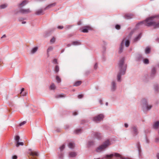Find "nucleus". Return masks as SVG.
<instances>
[{
    "label": "nucleus",
    "instance_id": "nucleus-1",
    "mask_svg": "<svg viewBox=\"0 0 159 159\" xmlns=\"http://www.w3.org/2000/svg\"><path fill=\"white\" fill-rule=\"evenodd\" d=\"M155 19H159V15L150 17L147 18L145 20L140 22L136 24V28H139L140 25H144L148 27L153 25L154 29L159 28V22L156 23L155 22L156 20H155Z\"/></svg>",
    "mask_w": 159,
    "mask_h": 159
},
{
    "label": "nucleus",
    "instance_id": "nucleus-2",
    "mask_svg": "<svg viewBox=\"0 0 159 159\" xmlns=\"http://www.w3.org/2000/svg\"><path fill=\"white\" fill-rule=\"evenodd\" d=\"M125 58L122 57L119 61L118 63L119 72L117 75V80L120 81L121 75H124L125 73L127 68V65L124 64Z\"/></svg>",
    "mask_w": 159,
    "mask_h": 159
},
{
    "label": "nucleus",
    "instance_id": "nucleus-3",
    "mask_svg": "<svg viewBox=\"0 0 159 159\" xmlns=\"http://www.w3.org/2000/svg\"><path fill=\"white\" fill-rule=\"evenodd\" d=\"M110 144V141L107 139L103 143L98 147L96 149L97 152H101L106 148Z\"/></svg>",
    "mask_w": 159,
    "mask_h": 159
},
{
    "label": "nucleus",
    "instance_id": "nucleus-4",
    "mask_svg": "<svg viewBox=\"0 0 159 159\" xmlns=\"http://www.w3.org/2000/svg\"><path fill=\"white\" fill-rule=\"evenodd\" d=\"M28 153L30 155L29 157L30 159H36V157L38 156V153L36 152L32 151L31 149H29Z\"/></svg>",
    "mask_w": 159,
    "mask_h": 159
},
{
    "label": "nucleus",
    "instance_id": "nucleus-5",
    "mask_svg": "<svg viewBox=\"0 0 159 159\" xmlns=\"http://www.w3.org/2000/svg\"><path fill=\"white\" fill-rule=\"evenodd\" d=\"M141 102L143 108H146L147 110L150 109L152 107V105H148L147 100L145 98L141 100Z\"/></svg>",
    "mask_w": 159,
    "mask_h": 159
},
{
    "label": "nucleus",
    "instance_id": "nucleus-6",
    "mask_svg": "<svg viewBox=\"0 0 159 159\" xmlns=\"http://www.w3.org/2000/svg\"><path fill=\"white\" fill-rule=\"evenodd\" d=\"M104 116L103 114H101L93 118V120L95 122H97L101 121L103 120Z\"/></svg>",
    "mask_w": 159,
    "mask_h": 159
},
{
    "label": "nucleus",
    "instance_id": "nucleus-7",
    "mask_svg": "<svg viewBox=\"0 0 159 159\" xmlns=\"http://www.w3.org/2000/svg\"><path fill=\"white\" fill-rule=\"evenodd\" d=\"M131 132L134 136H135L139 134V131L137 127L135 125H133L131 127Z\"/></svg>",
    "mask_w": 159,
    "mask_h": 159
},
{
    "label": "nucleus",
    "instance_id": "nucleus-8",
    "mask_svg": "<svg viewBox=\"0 0 159 159\" xmlns=\"http://www.w3.org/2000/svg\"><path fill=\"white\" fill-rule=\"evenodd\" d=\"M114 156L120 157L121 159H122V156L120 154L117 153H115L114 154H111L110 155H107L106 156V157L107 159H111Z\"/></svg>",
    "mask_w": 159,
    "mask_h": 159
},
{
    "label": "nucleus",
    "instance_id": "nucleus-9",
    "mask_svg": "<svg viewBox=\"0 0 159 159\" xmlns=\"http://www.w3.org/2000/svg\"><path fill=\"white\" fill-rule=\"evenodd\" d=\"M15 140L16 142V147H18L20 145L23 146L24 145V143L22 142H19L20 139V136L19 135H16L15 136Z\"/></svg>",
    "mask_w": 159,
    "mask_h": 159
},
{
    "label": "nucleus",
    "instance_id": "nucleus-10",
    "mask_svg": "<svg viewBox=\"0 0 159 159\" xmlns=\"http://www.w3.org/2000/svg\"><path fill=\"white\" fill-rule=\"evenodd\" d=\"M91 134L95 138L99 140L101 139L102 137V134L98 132H92Z\"/></svg>",
    "mask_w": 159,
    "mask_h": 159
},
{
    "label": "nucleus",
    "instance_id": "nucleus-11",
    "mask_svg": "<svg viewBox=\"0 0 159 159\" xmlns=\"http://www.w3.org/2000/svg\"><path fill=\"white\" fill-rule=\"evenodd\" d=\"M80 30L83 33H87L89 30H91L92 28L89 26L86 25L82 27Z\"/></svg>",
    "mask_w": 159,
    "mask_h": 159
},
{
    "label": "nucleus",
    "instance_id": "nucleus-12",
    "mask_svg": "<svg viewBox=\"0 0 159 159\" xmlns=\"http://www.w3.org/2000/svg\"><path fill=\"white\" fill-rule=\"evenodd\" d=\"M156 73V68L155 67H153L151 71V73L150 75L151 78H153L155 75Z\"/></svg>",
    "mask_w": 159,
    "mask_h": 159
},
{
    "label": "nucleus",
    "instance_id": "nucleus-13",
    "mask_svg": "<svg viewBox=\"0 0 159 159\" xmlns=\"http://www.w3.org/2000/svg\"><path fill=\"white\" fill-rule=\"evenodd\" d=\"M134 16L132 14L126 13L124 16V18L126 19H129L132 18Z\"/></svg>",
    "mask_w": 159,
    "mask_h": 159
},
{
    "label": "nucleus",
    "instance_id": "nucleus-14",
    "mask_svg": "<svg viewBox=\"0 0 159 159\" xmlns=\"http://www.w3.org/2000/svg\"><path fill=\"white\" fill-rule=\"evenodd\" d=\"M19 12L22 14H27L31 12V11L29 9H21L19 11Z\"/></svg>",
    "mask_w": 159,
    "mask_h": 159
},
{
    "label": "nucleus",
    "instance_id": "nucleus-15",
    "mask_svg": "<svg viewBox=\"0 0 159 159\" xmlns=\"http://www.w3.org/2000/svg\"><path fill=\"white\" fill-rule=\"evenodd\" d=\"M124 42L125 39H123L121 43L120 47L119 48V53H121L123 52L124 46Z\"/></svg>",
    "mask_w": 159,
    "mask_h": 159
},
{
    "label": "nucleus",
    "instance_id": "nucleus-16",
    "mask_svg": "<svg viewBox=\"0 0 159 159\" xmlns=\"http://www.w3.org/2000/svg\"><path fill=\"white\" fill-rule=\"evenodd\" d=\"M28 2L27 1L24 0L18 5V7L20 8H21L26 4Z\"/></svg>",
    "mask_w": 159,
    "mask_h": 159
},
{
    "label": "nucleus",
    "instance_id": "nucleus-17",
    "mask_svg": "<svg viewBox=\"0 0 159 159\" xmlns=\"http://www.w3.org/2000/svg\"><path fill=\"white\" fill-rule=\"evenodd\" d=\"M143 57L142 54H139L137 55L136 57V60L137 61H141L143 59Z\"/></svg>",
    "mask_w": 159,
    "mask_h": 159
},
{
    "label": "nucleus",
    "instance_id": "nucleus-18",
    "mask_svg": "<svg viewBox=\"0 0 159 159\" xmlns=\"http://www.w3.org/2000/svg\"><path fill=\"white\" fill-rule=\"evenodd\" d=\"M116 89V85L115 82L113 81L111 83V89L112 91H114Z\"/></svg>",
    "mask_w": 159,
    "mask_h": 159
},
{
    "label": "nucleus",
    "instance_id": "nucleus-19",
    "mask_svg": "<svg viewBox=\"0 0 159 159\" xmlns=\"http://www.w3.org/2000/svg\"><path fill=\"white\" fill-rule=\"evenodd\" d=\"M159 127V121H157L154 123L153 125V128L155 129H157Z\"/></svg>",
    "mask_w": 159,
    "mask_h": 159
},
{
    "label": "nucleus",
    "instance_id": "nucleus-20",
    "mask_svg": "<svg viewBox=\"0 0 159 159\" xmlns=\"http://www.w3.org/2000/svg\"><path fill=\"white\" fill-rule=\"evenodd\" d=\"M94 141H89L87 144V147L88 148H90L94 145Z\"/></svg>",
    "mask_w": 159,
    "mask_h": 159
},
{
    "label": "nucleus",
    "instance_id": "nucleus-21",
    "mask_svg": "<svg viewBox=\"0 0 159 159\" xmlns=\"http://www.w3.org/2000/svg\"><path fill=\"white\" fill-rule=\"evenodd\" d=\"M44 14L43 11L42 9L36 11L35 13V14L38 15H43Z\"/></svg>",
    "mask_w": 159,
    "mask_h": 159
},
{
    "label": "nucleus",
    "instance_id": "nucleus-22",
    "mask_svg": "<svg viewBox=\"0 0 159 159\" xmlns=\"http://www.w3.org/2000/svg\"><path fill=\"white\" fill-rule=\"evenodd\" d=\"M142 34H139L134 39V42H136L139 41L141 38Z\"/></svg>",
    "mask_w": 159,
    "mask_h": 159
},
{
    "label": "nucleus",
    "instance_id": "nucleus-23",
    "mask_svg": "<svg viewBox=\"0 0 159 159\" xmlns=\"http://www.w3.org/2000/svg\"><path fill=\"white\" fill-rule=\"evenodd\" d=\"M77 154L73 152H70L69 153V157H74L76 156Z\"/></svg>",
    "mask_w": 159,
    "mask_h": 159
},
{
    "label": "nucleus",
    "instance_id": "nucleus-24",
    "mask_svg": "<svg viewBox=\"0 0 159 159\" xmlns=\"http://www.w3.org/2000/svg\"><path fill=\"white\" fill-rule=\"evenodd\" d=\"M151 48L150 47H147L145 49V53L147 54H148L150 53L151 52Z\"/></svg>",
    "mask_w": 159,
    "mask_h": 159
},
{
    "label": "nucleus",
    "instance_id": "nucleus-25",
    "mask_svg": "<svg viewBox=\"0 0 159 159\" xmlns=\"http://www.w3.org/2000/svg\"><path fill=\"white\" fill-rule=\"evenodd\" d=\"M82 83L81 81H77L74 83L73 86H78L80 85Z\"/></svg>",
    "mask_w": 159,
    "mask_h": 159
},
{
    "label": "nucleus",
    "instance_id": "nucleus-26",
    "mask_svg": "<svg viewBox=\"0 0 159 159\" xmlns=\"http://www.w3.org/2000/svg\"><path fill=\"white\" fill-rule=\"evenodd\" d=\"M56 5V3L55 2L52 3L48 5L45 8V9H47L48 8H50L52 7H54Z\"/></svg>",
    "mask_w": 159,
    "mask_h": 159
},
{
    "label": "nucleus",
    "instance_id": "nucleus-27",
    "mask_svg": "<svg viewBox=\"0 0 159 159\" xmlns=\"http://www.w3.org/2000/svg\"><path fill=\"white\" fill-rule=\"evenodd\" d=\"M24 90H25L24 88H22L21 89V91L20 93L21 95L23 96H26V92H24Z\"/></svg>",
    "mask_w": 159,
    "mask_h": 159
},
{
    "label": "nucleus",
    "instance_id": "nucleus-28",
    "mask_svg": "<svg viewBox=\"0 0 159 159\" xmlns=\"http://www.w3.org/2000/svg\"><path fill=\"white\" fill-rule=\"evenodd\" d=\"M154 88L156 92H159V86L158 84H157L154 85Z\"/></svg>",
    "mask_w": 159,
    "mask_h": 159
},
{
    "label": "nucleus",
    "instance_id": "nucleus-29",
    "mask_svg": "<svg viewBox=\"0 0 159 159\" xmlns=\"http://www.w3.org/2000/svg\"><path fill=\"white\" fill-rule=\"evenodd\" d=\"M82 130L81 129H76L75 130L74 132L76 134H78L81 133L82 132Z\"/></svg>",
    "mask_w": 159,
    "mask_h": 159
},
{
    "label": "nucleus",
    "instance_id": "nucleus-30",
    "mask_svg": "<svg viewBox=\"0 0 159 159\" xmlns=\"http://www.w3.org/2000/svg\"><path fill=\"white\" fill-rule=\"evenodd\" d=\"M81 44V43L79 41H73L72 43V44L74 45H78Z\"/></svg>",
    "mask_w": 159,
    "mask_h": 159
},
{
    "label": "nucleus",
    "instance_id": "nucleus-31",
    "mask_svg": "<svg viewBox=\"0 0 159 159\" xmlns=\"http://www.w3.org/2000/svg\"><path fill=\"white\" fill-rule=\"evenodd\" d=\"M38 49V48L37 47H35L33 48L31 51V53L33 54L35 53L37 51Z\"/></svg>",
    "mask_w": 159,
    "mask_h": 159
},
{
    "label": "nucleus",
    "instance_id": "nucleus-32",
    "mask_svg": "<svg viewBox=\"0 0 159 159\" xmlns=\"http://www.w3.org/2000/svg\"><path fill=\"white\" fill-rule=\"evenodd\" d=\"M125 40V39H124ZM125 42V45L126 47L129 46L130 44V41L129 40H126Z\"/></svg>",
    "mask_w": 159,
    "mask_h": 159
},
{
    "label": "nucleus",
    "instance_id": "nucleus-33",
    "mask_svg": "<svg viewBox=\"0 0 159 159\" xmlns=\"http://www.w3.org/2000/svg\"><path fill=\"white\" fill-rule=\"evenodd\" d=\"M143 62L144 64H148L149 63V60L148 58L144 59L143 60Z\"/></svg>",
    "mask_w": 159,
    "mask_h": 159
},
{
    "label": "nucleus",
    "instance_id": "nucleus-34",
    "mask_svg": "<svg viewBox=\"0 0 159 159\" xmlns=\"http://www.w3.org/2000/svg\"><path fill=\"white\" fill-rule=\"evenodd\" d=\"M65 97V96H64V95L60 94L57 95H56L55 96V98H61Z\"/></svg>",
    "mask_w": 159,
    "mask_h": 159
},
{
    "label": "nucleus",
    "instance_id": "nucleus-35",
    "mask_svg": "<svg viewBox=\"0 0 159 159\" xmlns=\"http://www.w3.org/2000/svg\"><path fill=\"white\" fill-rule=\"evenodd\" d=\"M68 146L70 148H73L74 147V144L71 142L69 143Z\"/></svg>",
    "mask_w": 159,
    "mask_h": 159
},
{
    "label": "nucleus",
    "instance_id": "nucleus-36",
    "mask_svg": "<svg viewBox=\"0 0 159 159\" xmlns=\"http://www.w3.org/2000/svg\"><path fill=\"white\" fill-rule=\"evenodd\" d=\"M50 88L51 90H54L55 88V85L53 83H52Z\"/></svg>",
    "mask_w": 159,
    "mask_h": 159
},
{
    "label": "nucleus",
    "instance_id": "nucleus-37",
    "mask_svg": "<svg viewBox=\"0 0 159 159\" xmlns=\"http://www.w3.org/2000/svg\"><path fill=\"white\" fill-rule=\"evenodd\" d=\"M59 70V67L58 65L56 66L55 67V71L56 73H58Z\"/></svg>",
    "mask_w": 159,
    "mask_h": 159
},
{
    "label": "nucleus",
    "instance_id": "nucleus-38",
    "mask_svg": "<svg viewBox=\"0 0 159 159\" xmlns=\"http://www.w3.org/2000/svg\"><path fill=\"white\" fill-rule=\"evenodd\" d=\"M56 80L58 83H60L61 82V79L59 77L58 75H57L56 76Z\"/></svg>",
    "mask_w": 159,
    "mask_h": 159
},
{
    "label": "nucleus",
    "instance_id": "nucleus-39",
    "mask_svg": "<svg viewBox=\"0 0 159 159\" xmlns=\"http://www.w3.org/2000/svg\"><path fill=\"white\" fill-rule=\"evenodd\" d=\"M7 7V5L6 4H3L1 5L0 6V9H4L6 8Z\"/></svg>",
    "mask_w": 159,
    "mask_h": 159
},
{
    "label": "nucleus",
    "instance_id": "nucleus-40",
    "mask_svg": "<svg viewBox=\"0 0 159 159\" xmlns=\"http://www.w3.org/2000/svg\"><path fill=\"white\" fill-rule=\"evenodd\" d=\"M65 148V145L64 144L62 145L60 147V149L61 152H62L63 150Z\"/></svg>",
    "mask_w": 159,
    "mask_h": 159
},
{
    "label": "nucleus",
    "instance_id": "nucleus-41",
    "mask_svg": "<svg viewBox=\"0 0 159 159\" xmlns=\"http://www.w3.org/2000/svg\"><path fill=\"white\" fill-rule=\"evenodd\" d=\"M58 157L61 159H62L63 158V154L62 152H61L59 154Z\"/></svg>",
    "mask_w": 159,
    "mask_h": 159
},
{
    "label": "nucleus",
    "instance_id": "nucleus-42",
    "mask_svg": "<svg viewBox=\"0 0 159 159\" xmlns=\"http://www.w3.org/2000/svg\"><path fill=\"white\" fill-rule=\"evenodd\" d=\"M103 43L104 45L102 46V48L105 51L106 49L105 46L107 45V43L104 41H103Z\"/></svg>",
    "mask_w": 159,
    "mask_h": 159
},
{
    "label": "nucleus",
    "instance_id": "nucleus-43",
    "mask_svg": "<svg viewBox=\"0 0 159 159\" xmlns=\"http://www.w3.org/2000/svg\"><path fill=\"white\" fill-rule=\"evenodd\" d=\"M52 62L54 64H58L57 60V59H54L52 61Z\"/></svg>",
    "mask_w": 159,
    "mask_h": 159
},
{
    "label": "nucleus",
    "instance_id": "nucleus-44",
    "mask_svg": "<svg viewBox=\"0 0 159 159\" xmlns=\"http://www.w3.org/2000/svg\"><path fill=\"white\" fill-rule=\"evenodd\" d=\"M55 41V38L54 37H53L50 40V42L51 43H53Z\"/></svg>",
    "mask_w": 159,
    "mask_h": 159
},
{
    "label": "nucleus",
    "instance_id": "nucleus-45",
    "mask_svg": "<svg viewBox=\"0 0 159 159\" xmlns=\"http://www.w3.org/2000/svg\"><path fill=\"white\" fill-rule=\"evenodd\" d=\"M89 122L88 120H83L81 121V123L83 124L86 123H88Z\"/></svg>",
    "mask_w": 159,
    "mask_h": 159
},
{
    "label": "nucleus",
    "instance_id": "nucleus-46",
    "mask_svg": "<svg viewBox=\"0 0 159 159\" xmlns=\"http://www.w3.org/2000/svg\"><path fill=\"white\" fill-rule=\"evenodd\" d=\"M53 49V48L52 46L49 47L47 50V52H49L50 51H52Z\"/></svg>",
    "mask_w": 159,
    "mask_h": 159
},
{
    "label": "nucleus",
    "instance_id": "nucleus-47",
    "mask_svg": "<svg viewBox=\"0 0 159 159\" xmlns=\"http://www.w3.org/2000/svg\"><path fill=\"white\" fill-rule=\"evenodd\" d=\"M115 28L117 30H119L120 28V26L119 25H115Z\"/></svg>",
    "mask_w": 159,
    "mask_h": 159
},
{
    "label": "nucleus",
    "instance_id": "nucleus-48",
    "mask_svg": "<svg viewBox=\"0 0 159 159\" xmlns=\"http://www.w3.org/2000/svg\"><path fill=\"white\" fill-rule=\"evenodd\" d=\"M26 123V122L25 121H23L22 122L20 123L19 124V126H22V125H24Z\"/></svg>",
    "mask_w": 159,
    "mask_h": 159
},
{
    "label": "nucleus",
    "instance_id": "nucleus-49",
    "mask_svg": "<svg viewBox=\"0 0 159 159\" xmlns=\"http://www.w3.org/2000/svg\"><path fill=\"white\" fill-rule=\"evenodd\" d=\"M98 68V63H96L94 65V69L95 70H96Z\"/></svg>",
    "mask_w": 159,
    "mask_h": 159
},
{
    "label": "nucleus",
    "instance_id": "nucleus-50",
    "mask_svg": "<svg viewBox=\"0 0 159 159\" xmlns=\"http://www.w3.org/2000/svg\"><path fill=\"white\" fill-rule=\"evenodd\" d=\"M84 95L83 94H80L78 96V97L79 98H83Z\"/></svg>",
    "mask_w": 159,
    "mask_h": 159
},
{
    "label": "nucleus",
    "instance_id": "nucleus-51",
    "mask_svg": "<svg viewBox=\"0 0 159 159\" xmlns=\"http://www.w3.org/2000/svg\"><path fill=\"white\" fill-rule=\"evenodd\" d=\"M137 147H138V149L139 152L140 153L141 152V148H140V146L139 144H138Z\"/></svg>",
    "mask_w": 159,
    "mask_h": 159
},
{
    "label": "nucleus",
    "instance_id": "nucleus-52",
    "mask_svg": "<svg viewBox=\"0 0 159 159\" xmlns=\"http://www.w3.org/2000/svg\"><path fill=\"white\" fill-rule=\"evenodd\" d=\"M71 27V26L70 25H67L65 28V29L66 30L68 29H70Z\"/></svg>",
    "mask_w": 159,
    "mask_h": 159
},
{
    "label": "nucleus",
    "instance_id": "nucleus-53",
    "mask_svg": "<svg viewBox=\"0 0 159 159\" xmlns=\"http://www.w3.org/2000/svg\"><path fill=\"white\" fill-rule=\"evenodd\" d=\"M25 20V18L22 17H20L18 19L20 21H22L23 20Z\"/></svg>",
    "mask_w": 159,
    "mask_h": 159
},
{
    "label": "nucleus",
    "instance_id": "nucleus-54",
    "mask_svg": "<svg viewBox=\"0 0 159 159\" xmlns=\"http://www.w3.org/2000/svg\"><path fill=\"white\" fill-rule=\"evenodd\" d=\"M12 159H17V156L16 155H15L12 157Z\"/></svg>",
    "mask_w": 159,
    "mask_h": 159
},
{
    "label": "nucleus",
    "instance_id": "nucleus-55",
    "mask_svg": "<svg viewBox=\"0 0 159 159\" xmlns=\"http://www.w3.org/2000/svg\"><path fill=\"white\" fill-rule=\"evenodd\" d=\"M155 141L156 142H159V138L158 137H156L155 139Z\"/></svg>",
    "mask_w": 159,
    "mask_h": 159
},
{
    "label": "nucleus",
    "instance_id": "nucleus-56",
    "mask_svg": "<svg viewBox=\"0 0 159 159\" xmlns=\"http://www.w3.org/2000/svg\"><path fill=\"white\" fill-rule=\"evenodd\" d=\"M63 26H59L57 27V28L59 29H62L63 28Z\"/></svg>",
    "mask_w": 159,
    "mask_h": 159
},
{
    "label": "nucleus",
    "instance_id": "nucleus-57",
    "mask_svg": "<svg viewBox=\"0 0 159 159\" xmlns=\"http://www.w3.org/2000/svg\"><path fill=\"white\" fill-rule=\"evenodd\" d=\"M70 127V126L68 125H66L65 126V129H68Z\"/></svg>",
    "mask_w": 159,
    "mask_h": 159
},
{
    "label": "nucleus",
    "instance_id": "nucleus-58",
    "mask_svg": "<svg viewBox=\"0 0 159 159\" xmlns=\"http://www.w3.org/2000/svg\"><path fill=\"white\" fill-rule=\"evenodd\" d=\"M146 142L147 143H149V141L148 140V138H147V136L146 137Z\"/></svg>",
    "mask_w": 159,
    "mask_h": 159
},
{
    "label": "nucleus",
    "instance_id": "nucleus-59",
    "mask_svg": "<svg viewBox=\"0 0 159 159\" xmlns=\"http://www.w3.org/2000/svg\"><path fill=\"white\" fill-rule=\"evenodd\" d=\"M99 103H100L101 105H102L103 104L102 101V99H100L99 101Z\"/></svg>",
    "mask_w": 159,
    "mask_h": 159
},
{
    "label": "nucleus",
    "instance_id": "nucleus-60",
    "mask_svg": "<svg viewBox=\"0 0 159 159\" xmlns=\"http://www.w3.org/2000/svg\"><path fill=\"white\" fill-rule=\"evenodd\" d=\"M156 157L157 159H159V153H157L156 155Z\"/></svg>",
    "mask_w": 159,
    "mask_h": 159
},
{
    "label": "nucleus",
    "instance_id": "nucleus-61",
    "mask_svg": "<svg viewBox=\"0 0 159 159\" xmlns=\"http://www.w3.org/2000/svg\"><path fill=\"white\" fill-rule=\"evenodd\" d=\"M124 125L125 128H127L128 127V125L127 123H125L124 124Z\"/></svg>",
    "mask_w": 159,
    "mask_h": 159
},
{
    "label": "nucleus",
    "instance_id": "nucleus-62",
    "mask_svg": "<svg viewBox=\"0 0 159 159\" xmlns=\"http://www.w3.org/2000/svg\"><path fill=\"white\" fill-rule=\"evenodd\" d=\"M78 114V113L77 112H75L73 113V115L74 116H76Z\"/></svg>",
    "mask_w": 159,
    "mask_h": 159
},
{
    "label": "nucleus",
    "instance_id": "nucleus-63",
    "mask_svg": "<svg viewBox=\"0 0 159 159\" xmlns=\"http://www.w3.org/2000/svg\"><path fill=\"white\" fill-rule=\"evenodd\" d=\"M6 37V34L3 35L1 37V38H5Z\"/></svg>",
    "mask_w": 159,
    "mask_h": 159
},
{
    "label": "nucleus",
    "instance_id": "nucleus-64",
    "mask_svg": "<svg viewBox=\"0 0 159 159\" xmlns=\"http://www.w3.org/2000/svg\"><path fill=\"white\" fill-rule=\"evenodd\" d=\"M156 41L159 43V38H158L156 39Z\"/></svg>",
    "mask_w": 159,
    "mask_h": 159
}]
</instances>
